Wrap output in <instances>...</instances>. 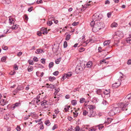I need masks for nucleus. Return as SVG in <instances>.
Listing matches in <instances>:
<instances>
[{
    "mask_svg": "<svg viewBox=\"0 0 131 131\" xmlns=\"http://www.w3.org/2000/svg\"><path fill=\"white\" fill-rule=\"evenodd\" d=\"M59 72L58 71H56L53 73V74L55 75H57Z\"/></svg>",
    "mask_w": 131,
    "mask_h": 131,
    "instance_id": "603ef678",
    "label": "nucleus"
},
{
    "mask_svg": "<svg viewBox=\"0 0 131 131\" xmlns=\"http://www.w3.org/2000/svg\"><path fill=\"white\" fill-rule=\"evenodd\" d=\"M66 74L68 78V77H71L72 75V73L70 72H69L68 73Z\"/></svg>",
    "mask_w": 131,
    "mask_h": 131,
    "instance_id": "2f4dec72",
    "label": "nucleus"
},
{
    "mask_svg": "<svg viewBox=\"0 0 131 131\" xmlns=\"http://www.w3.org/2000/svg\"><path fill=\"white\" fill-rule=\"evenodd\" d=\"M8 103V101H7L6 100H5L3 99H2L1 100L0 102V103L1 104V105L3 106L6 105Z\"/></svg>",
    "mask_w": 131,
    "mask_h": 131,
    "instance_id": "6e6552de",
    "label": "nucleus"
},
{
    "mask_svg": "<svg viewBox=\"0 0 131 131\" xmlns=\"http://www.w3.org/2000/svg\"><path fill=\"white\" fill-rule=\"evenodd\" d=\"M95 24H96V23L95 22V21L94 20H93L90 23V25H91V27H93V28L94 26H95Z\"/></svg>",
    "mask_w": 131,
    "mask_h": 131,
    "instance_id": "4be33fe9",
    "label": "nucleus"
},
{
    "mask_svg": "<svg viewBox=\"0 0 131 131\" xmlns=\"http://www.w3.org/2000/svg\"><path fill=\"white\" fill-rule=\"evenodd\" d=\"M96 114L95 112L93 110H90L88 111V116L89 117H93L96 115Z\"/></svg>",
    "mask_w": 131,
    "mask_h": 131,
    "instance_id": "7ed1b4c3",
    "label": "nucleus"
},
{
    "mask_svg": "<svg viewBox=\"0 0 131 131\" xmlns=\"http://www.w3.org/2000/svg\"><path fill=\"white\" fill-rule=\"evenodd\" d=\"M84 50V49L83 47H80L79 49V51L80 52H83Z\"/></svg>",
    "mask_w": 131,
    "mask_h": 131,
    "instance_id": "4c0bfd02",
    "label": "nucleus"
},
{
    "mask_svg": "<svg viewBox=\"0 0 131 131\" xmlns=\"http://www.w3.org/2000/svg\"><path fill=\"white\" fill-rule=\"evenodd\" d=\"M67 46V41H65L64 43L63 46L64 48H66Z\"/></svg>",
    "mask_w": 131,
    "mask_h": 131,
    "instance_id": "49530a36",
    "label": "nucleus"
},
{
    "mask_svg": "<svg viewBox=\"0 0 131 131\" xmlns=\"http://www.w3.org/2000/svg\"><path fill=\"white\" fill-rule=\"evenodd\" d=\"M33 8V7L32 6L28 8V11L29 12H30L32 10Z\"/></svg>",
    "mask_w": 131,
    "mask_h": 131,
    "instance_id": "3c124183",
    "label": "nucleus"
},
{
    "mask_svg": "<svg viewBox=\"0 0 131 131\" xmlns=\"http://www.w3.org/2000/svg\"><path fill=\"white\" fill-rule=\"evenodd\" d=\"M44 51L42 49H37L35 51V53L37 54L42 53V52H44Z\"/></svg>",
    "mask_w": 131,
    "mask_h": 131,
    "instance_id": "ddd939ff",
    "label": "nucleus"
},
{
    "mask_svg": "<svg viewBox=\"0 0 131 131\" xmlns=\"http://www.w3.org/2000/svg\"><path fill=\"white\" fill-rule=\"evenodd\" d=\"M6 60V58L5 57H3L2 58L1 60L2 62H5Z\"/></svg>",
    "mask_w": 131,
    "mask_h": 131,
    "instance_id": "c03bdc74",
    "label": "nucleus"
},
{
    "mask_svg": "<svg viewBox=\"0 0 131 131\" xmlns=\"http://www.w3.org/2000/svg\"><path fill=\"white\" fill-rule=\"evenodd\" d=\"M18 25H17L16 24V25H14L12 27V29L13 30H15L17 29L18 27Z\"/></svg>",
    "mask_w": 131,
    "mask_h": 131,
    "instance_id": "cd10ccee",
    "label": "nucleus"
},
{
    "mask_svg": "<svg viewBox=\"0 0 131 131\" xmlns=\"http://www.w3.org/2000/svg\"><path fill=\"white\" fill-rule=\"evenodd\" d=\"M38 124L40 125L39 126L40 129L42 130L44 128V127L43 125L42 122H40L39 123H38Z\"/></svg>",
    "mask_w": 131,
    "mask_h": 131,
    "instance_id": "a211bd4d",
    "label": "nucleus"
},
{
    "mask_svg": "<svg viewBox=\"0 0 131 131\" xmlns=\"http://www.w3.org/2000/svg\"><path fill=\"white\" fill-rule=\"evenodd\" d=\"M83 68L81 66H78L76 68L75 71L77 73H79L83 70Z\"/></svg>",
    "mask_w": 131,
    "mask_h": 131,
    "instance_id": "39448f33",
    "label": "nucleus"
},
{
    "mask_svg": "<svg viewBox=\"0 0 131 131\" xmlns=\"http://www.w3.org/2000/svg\"><path fill=\"white\" fill-rule=\"evenodd\" d=\"M22 54V52H20L18 53L17 55L18 56H20Z\"/></svg>",
    "mask_w": 131,
    "mask_h": 131,
    "instance_id": "0e129e2a",
    "label": "nucleus"
},
{
    "mask_svg": "<svg viewBox=\"0 0 131 131\" xmlns=\"http://www.w3.org/2000/svg\"><path fill=\"white\" fill-rule=\"evenodd\" d=\"M33 59L34 61L35 62H37L38 61V58L36 57H34L33 58Z\"/></svg>",
    "mask_w": 131,
    "mask_h": 131,
    "instance_id": "864d4df0",
    "label": "nucleus"
},
{
    "mask_svg": "<svg viewBox=\"0 0 131 131\" xmlns=\"http://www.w3.org/2000/svg\"><path fill=\"white\" fill-rule=\"evenodd\" d=\"M55 87V86L54 85H53V84H50L49 86H46V88H50V89H54Z\"/></svg>",
    "mask_w": 131,
    "mask_h": 131,
    "instance_id": "f3484780",
    "label": "nucleus"
},
{
    "mask_svg": "<svg viewBox=\"0 0 131 131\" xmlns=\"http://www.w3.org/2000/svg\"><path fill=\"white\" fill-rule=\"evenodd\" d=\"M45 123L47 126H49L51 124L49 121V120L46 121L45 122Z\"/></svg>",
    "mask_w": 131,
    "mask_h": 131,
    "instance_id": "c756f323",
    "label": "nucleus"
},
{
    "mask_svg": "<svg viewBox=\"0 0 131 131\" xmlns=\"http://www.w3.org/2000/svg\"><path fill=\"white\" fill-rule=\"evenodd\" d=\"M111 12H109L107 14V17L108 18L110 17L111 16Z\"/></svg>",
    "mask_w": 131,
    "mask_h": 131,
    "instance_id": "e2e57ef3",
    "label": "nucleus"
},
{
    "mask_svg": "<svg viewBox=\"0 0 131 131\" xmlns=\"http://www.w3.org/2000/svg\"><path fill=\"white\" fill-rule=\"evenodd\" d=\"M56 78L54 77H49V79L50 81H53L56 79Z\"/></svg>",
    "mask_w": 131,
    "mask_h": 131,
    "instance_id": "b1692460",
    "label": "nucleus"
},
{
    "mask_svg": "<svg viewBox=\"0 0 131 131\" xmlns=\"http://www.w3.org/2000/svg\"><path fill=\"white\" fill-rule=\"evenodd\" d=\"M61 60V58H59L57 59L55 61L56 63L57 64H59Z\"/></svg>",
    "mask_w": 131,
    "mask_h": 131,
    "instance_id": "c9c22d12",
    "label": "nucleus"
},
{
    "mask_svg": "<svg viewBox=\"0 0 131 131\" xmlns=\"http://www.w3.org/2000/svg\"><path fill=\"white\" fill-rule=\"evenodd\" d=\"M108 114L110 116H113L116 114V113L113 110V109L112 108V109L111 110L108 112Z\"/></svg>",
    "mask_w": 131,
    "mask_h": 131,
    "instance_id": "9d476101",
    "label": "nucleus"
},
{
    "mask_svg": "<svg viewBox=\"0 0 131 131\" xmlns=\"http://www.w3.org/2000/svg\"><path fill=\"white\" fill-rule=\"evenodd\" d=\"M47 24L49 26H51L52 24V23L51 21V20L49 21L47 23Z\"/></svg>",
    "mask_w": 131,
    "mask_h": 131,
    "instance_id": "de8ad7c7",
    "label": "nucleus"
},
{
    "mask_svg": "<svg viewBox=\"0 0 131 131\" xmlns=\"http://www.w3.org/2000/svg\"><path fill=\"white\" fill-rule=\"evenodd\" d=\"M54 22V23L56 24H57L58 23V21L57 20H55V19L53 18V20Z\"/></svg>",
    "mask_w": 131,
    "mask_h": 131,
    "instance_id": "338daca9",
    "label": "nucleus"
},
{
    "mask_svg": "<svg viewBox=\"0 0 131 131\" xmlns=\"http://www.w3.org/2000/svg\"><path fill=\"white\" fill-rule=\"evenodd\" d=\"M71 35L70 34H68L67 35L65 40H66L68 41L70 39V38Z\"/></svg>",
    "mask_w": 131,
    "mask_h": 131,
    "instance_id": "bb28decb",
    "label": "nucleus"
},
{
    "mask_svg": "<svg viewBox=\"0 0 131 131\" xmlns=\"http://www.w3.org/2000/svg\"><path fill=\"white\" fill-rule=\"evenodd\" d=\"M91 2V1H89L88 2H87L86 4L84 5H82V7L83 9L85 10V9L89 7L91 5V4H90Z\"/></svg>",
    "mask_w": 131,
    "mask_h": 131,
    "instance_id": "423d86ee",
    "label": "nucleus"
},
{
    "mask_svg": "<svg viewBox=\"0 0 131 131\" xmlns=\"http://www.w3.org/2000/svg\"><path fill=\"white\" fill-rule=\"evenodd\" d=\"M127 64L128 65L131 64V59H129L128 60Z\"/></svg>",
    "mask_w": 131,
    "mask_h": 131,
    "instance_id": "680f3d73",
    "label": "nucleus"
},
{
    "mask_svg": "<svg viewBox=\"0 0 131 131\" xmlns=\"http://www.w3.org/2000/svg\"><path fill=\"white\" fill-rule=\"evenodd\" d=\"M28 62L30 64L33 65V61L31 60H29L28 61Z\"/></svg>",
    "mask_w": 131,
    "mask_h": 131,
    "instance_id": "bf43d9fd",
    "label": "nucleus"
},
{
    "mask_svg": "<svg viewBox=\"0 0 131 131\" xmlns=\"http://www.w3.org/2000/svg\"><path fill=\"white\" fill-rule=\"evenodd\" d=\"M31 116L33 118L36 119L38 117V115L36 113H30Z\"/></svg>",
    "mask_w": 131,
    "mask_h": 131,
    "instance_id": "9b49d317",
    "label": "nucleus"
},
{
    "mask_svg": "<svg viewBox=\"0 0 131 131\" xmlns=\"http://www.w3.org/2000/svg\"><path fill=\"white\" fill-rule=\"evenodd\" d=\"M103 93L104 94L106 95H107L109 94L110 92L108 91L107 90H105V91H104Z\"/></svg>",
    "mask_w": 131,
    "mask_h": 131,
    "instance_id": "a18cd8bd",
    "label": "nucleus"
},
{
    "mask_svg": "<svg viewBox=\"0 0 131 131\" xmlns=\"http://www.w3.org/2000/svg\"><path fill=\"white\" fill-rule=\"evenodd\" d=\"M24 16L25 17V19L27 21L28 20V18L26 14H25Z\"/></svg>",
    "mask_w": 131,
    "mask_h": 131,
    "instance_id": "5fc2aeb1",
    "label": "nucleus"
},
{
    "mask_svg": "<svg viewBox=\"0 0 131 131\" xmlns=\"http://www.w3.org/2000/svg\"><path fill=\"white\" fill-rule=\"evenodd\" d=\"M78 24L79 23L78 22H74L73 23L72 25L73 26H75L78 25Z\"/></svg>",
    "mask_w": 131,
    "mask_h": 131,
    "instance_id": "4d7b16f0",
    "label": "nucleus"
},
{
    "mask_svg": "<svg viewBox=\"0 0 131 131\" xmlns=\"http://www.w3.org/2000/svg\"><path fill=\"white\" fill-rule=\"evenodd\" d=\"M80 128L78 126H77L75 128V131H80Z\"/></svg>",
    "mask_w": 131,
    "mask_h": 131,
    "instance_id": "37998d69",
    "label": "nucleus"
},
{
    "mask_svg": "<svg viewBox=\"0 0 131 131\" xmlns=\"http://www.w3.org/2000/svg\"><path fill=\"white\" fill-rule=\"evenodd\" d=\"M67 78V77L66 74H64L62 76L61 80L62 81H63L64 79H66Z\"/></svg>",
    "mask_w": 131,
    "mask_h": 131,
    "instance_id": "e433bc0d",
    "label": "nucleus"
},
{
    "mask_svg": "<svg viewBox=\"0 0 131 131\" xmlns=\"http://www.w3.org/2000/svg\"><path fill=\"white\" fill-rule=\"evenodd\" d=\"M85 100L84 98H81L80 99V103H83L85 102Z\"/></svg>",
    "mask_w": 131,
    "mask_h": 131,
    "instance_id": "393cba45",
    "label": "nucleus"
},
{
    "mask_svg": "<svg viewBox=\"0 0 131 131\" xmlns=\"http://www.w3.org/2000/svg\"><path fill=\"white\" fill-rule=\"evenodd\" d=\"M121 84V83L119 81H118L116 82L113 84L112 85V87L113 89H115L118 87Z\"/></svg>",
    "mask_w": 131,
    "mask_h": 131,
    "instance_id": "20e7f679",
    "label": "nucleus"
},
{
    "mask_svg": "<svg viewBox=\"0 0 131 131\" xmlns=\"http://www.w3.org/2000/svg\"><path fill=\"white\" fill-rule=\"evenodd\" d=\"M117 24L116 23H113L111 25V27H116L117 26Z\"/></svg>",
    "mask_w": 131,
    "mask_h": 131,
    "instance_id": "c85d7f7f",
    "label": "nucleus"
},
{
    "mask_svg": "<svg viewBox=\"0 0 131 131\" xmlns=\"http://www.w3.org/2000/svg\"><path fill=\"white\" fill-rule=\"evenodd\" d=\"M4 119L6 120L8 119H9L8 115L7 114H6L4 116Z\"/></svg>",
    "mask_w": 131,
    "mask_h": 131,
    "instance_id": "58836bf2",
    "label": "nucleus"
},
{
    "mask_svg": "<svg viewBox=\"0 0 131 131\" xmlns=\"http://www.w3.org/2000/svg\"><path fill=\"white\" fill-rule=\"evenodd\" d=\"M14 21L12 18H10L9 19V23L10 24L14 23Z\"/></svg>",
    "mask_w": 131,
    "mask_h": 131,
    "instance_id": "72a5a7b5",
    "label": "nucleus"
},
{
    "mask_svg": "<svg viewBox=\"0 0 131 131\" xmlns=\"http://www.w3.org/2000/svg\"><path fill=\"white\" fill-rule=\"evenodd\" d=\"M33 68L32 66H29L27 68V70L28 72H30L33 70Z\"/></svg>",
    "mask_w": 131,
    "mask_h": 131,
    "instance_id": "412c9836",
    "label": "nucleus"
},
{
    "mask_svg": "<svg viewBox=\"0 0 131 131\" xmlns=\"http://www.w3.org/2000/svg\"><path fill=\"white\" fill-rule=\"evenodd\" d=\"M73 129H72V127L69 128L67 131H73Z\"/></svg>",
    "mask_w": 131,
    "mask_h": 131,
    "instance_id": "774afa93",
    "label": "nucleus"
},
{
    "mask_svg": "<svg viewBox=\"0 0 131 131\" xmlns=\"http://www.w3.org/2000/svg\"><path fill=\"white\" fill-rule=\"evenodd\" d=\"M110 40H108L105 41L103 43L104 46H107L109 45L110 43Z\"/></svg>",
    "mask_w": 131,
    "mask_h": 131,
    "instance_id": "4468645a",
    "label": "nucleus"
},
{
    "mask_svg": "<svg viewBox=\"0 0 131 131\" xmlns=\"http://www.w3.org/2000/svg\"><path fill=\"white\" fill-rule=\"evenodd\" d=\"M70 108V106H65L64 110L65 112H67V111L69 112V108Z\"/></svg>",
    "mask_w": 131,
    "mask_h": 131,
    "instance_id": "6ab92c4d",
    "label": "nucleus"
},
{
    "mask_svg": "<svg viewBox=\"0 0 131 131\" xmlns=\"http://www.w3.org/2000/svg\"><path fill=\"white\" fill-rule=\"evenodd\" d=\"M113 38L114 39V41L116 42L119 41V40L121 39L118 36L115 34L113 36Z\"/></svg>",
    "mask_w": 131,
    "mask_h": 131,
    "instance_id": "0eeeda50",
    "label": "nucleus"
},
{
    "mask_svg": "<svg viewBox=\"0 0 131 131\" xmlns=\"http://www.w3.org/2000/svg\"><path fill=\"white\" fill-rule=\"evenodd\" d=\"M72 104L73 105H75L77 104V101L75 100H73L71 101Z\"/></svg>",
    "mask_w": 131,
    "mask_h": 131,
    "instance_id": "5701e85b",
    "label": "nucleus"
},
{
    "mask_svg": "<svg viewBox=\"0 0 131 131\" xmlns=\"http://www.w3.org/2000/svg\"><path fill=\"white\" fill-rule=\"evenodd\" d=\"M93 102H97V99L95 97H94L93 98Z\"/></svg>",
    "mask_w": 131,
    "mask_h": 131,
    "instance_id": "69168bd1",
    "label": "nucleus"
},
{
    "mask_svg": "<svg viewBox=\"0 0 131 131\" xmlns=\"http://www.w3.org/2000/svg\"><path fill=\"white\" fill-rule=\"evenodd\" d=\"M118 105V107H113V110L114 111L116 114L119 112L121 110L125 112L127 110L128 108L127 106L128 105V103L124 104L123 103H120Z\"/></svg>",
    "mask_w": 131,
    "mask_h": 131,
    "instance_id": "f03ea898",
    "label": "nucleus"
},
{
    "mask_svg": "<svg viewBox=\"0 0 131 131\" xmlns=\"http://www.w3.org/2000/svg\"><path fill=\"white\" fill-rule=\"evenodd\" d=\"M2 48L4 50H7L8 49V47L5 45L3 46H2Z\"/></svg>",
    "mask_w": 131,
    "mask_h": 131,
    "instance_id": "a19ab883",
    "label": "nucleus"
},
{
    "mask_svg": "<svg viewBox=\"0 0 131 131\" xmlns=\"http://www.w3.org/2000/svg\"><path fill=\"white\" fill-rule=\"evenodd\" d=\"M92 63L91 61H89L88 62L86 63V65L87 67H91L92 66Z\"/></svg>",
    "mask_w": 131,
    "mask_h": 131,
    "instance_id": "2eb2a0df",
    "label": "nucleus"
},
{
    "mask_svg": "<svg viewBox=\"0 0 131 131\" xmlns=\"http://www.w3.org/2000/svg\"><path fill=\"white\" fill-rule=\"evenodd\" d=\"M73 116L74 117H76L78 116V113L76 111H75V112H73Z\"/></svg>",
    "mask_w": 131,
    "mask_h": 131,
    "instance_id": "ea45409f",
    "label": "nucleus"
},
{
    "mask_svg": "<svg viewBox=\"0 0 131 131\" xmlns=\"http://www.w3.org/2000/svg\"><path fill=\"white\" fill-rule=\"evenodd\" d=\"M16 129L17 131H19L21 130V128L19 126L17 125V127L16 128Z\"/></svg>",
    "mask_w": 131,
    "mask_h": 131,
    "instance_id": "6e6d98bb",
    "label": "nucleus"
},
{
    "mask_svg": "<svg viewBox=\"0 0 131 131\" xmlns=\"http://www.w3.org/2000/svg\"><path fill=\"white\" fill-rule=\"evenodd\" d=\"M101 92L102 90L101 89H99L97 90V93L99 95L101 94Z\"/></svg>",
    "mask_w": 131,
    "mask_h": 131,
    "instance_id": "79ce46f5",
    "label": "nucleus"
},
{
    "mask_svg": "<svg viewBox=\"0 0 131 131\" xmlns=\"http://www.w3.org/2000/svg\"><path fill=\"white\" fill-rule=\"evenodd\" d=\"M115 34L118 36L119 37L121 38L123 37V33L119 31H118L116 32Z\"/></svg>",
    "mask_w": 131,
    "mask_h": 131,
    "instance_id": "1a4fd4ad",
    "label": "nucleus"
},
{
    "mask_svg": "<svg viewBox=\"0 0 131 131\" xmlns=\"http://www.w3.org/2000/svg\"><path fill=\"white\" fill-rule=\"evenodd\" d=\"M88 107L90 110H93L95 108V106L94 105H88Z\"/></svg>",
    "mask_w": 131,
    "mask_h": 131,
    "instance_id": "f8f14e48",
    "label": "nucleus"
},
{
    "mask_svg": "<svg viewBox=\"0 0 131 131\" xmlns=\"http://www.w3.org/2000/svg\"><path fill=\"white\" fill-rule=\"evenodd\" d=\"M102 15L101 14L99 13L94 14L92 17L93 20L95 21L96 24L92 28V30L94 32H96L99 30L103 28L105 25L103 22H100V20L102 18Z\"/></svg>",
    "mask_w": 131,
    "mask_h": 131,
    "instance_id": "f257e3e1",
    "label": "nucleus"
},
{
    "mask_svg": "<svg viewBox=\"0 0 131 131\" xmlns=\"http://www.w3.org/2000/svg\"><path fill=\"white\" fill-rule=\"evenodd\" d=\"M20 104V103L19 102H17L15 103V104H14L13 105L16 107L19 106Z\"/></svg>",
    "mask_w": 131,
    "mask_h": 131,
    "instance_id": "09e8293b",
    "label": "nucleus"
},
{
    "mask_svg": "<svg viewBox=\"0 0 131 131\" xmlns=\"http://www.w3.org/2000/svg\"><path fill=\"white\" fill-rule=\"evenodd\" d=\"M100 63L101 64H103V63H107V64L108 63V62H107L106 61L105 59H103L102 60H101L100 61Z\"/></svg>",
    "mask_w": 131,
    "mask_h": 131,
    "instance_id": "a878e982",
    "label": "nucleus"
},
{
    "mask_svg": "<svg viewBox=\"0 0 131 131\" xmlns=\"http://www.w3.org/2000/svg\"><path fill=\"white\" fill-rule=\"evenodd\" d=\"M37 3L38 4H39L40 3H43V1L42 0H39V1H37Z\"/></svg>",
    "mask_w": 131,
    "mask_h": 131,
    "instance_id": "052dcab7",
    "label": "nucleus"
},
{
    "mask_svg": "<svg viewBox=\"0 0 131 131\" xmlns=\"http://www.w3.org/2000/svg\"><path fill=\"white\" fill-rule=\"evenodd\" d=\"M130 37L127 38L126 39V41L127 43L131 44V34L129 35Z\"/></svg>",
    "mask_w": 131,
    "mask_h": 131,
    "instance_id": "dca6fc26",
    "label": "nucleus"
},
{
    "mask_svg": "<svg viewBox=\"0 0 131 131\" xmlns=\"http://www.w3.org/2000/svg\"><path fill=\"white\" fill-rule=\"evenodd\" d=\"M54 65V63L53 62H50L49 64V68H52Z\"/></svg>",
    "mask_w": 131,
    "mask_h": 131,
    "instance_id": "f704fd0d",
    "label": "nucleus"
},
{
    "mask_svg": "<svg viewBox=\"0 0 131 131\" xmlns=\"http://www.w3.org/2000/svg\"><path fill=\"white\" fill-rule=\"evenodd\" d=\"M88 112L87 111L85 110H83V115L84 116H86V115H88Z\"/></svg>",
    "mask_w": 131,
    "mask_h": 131,
    "instance_id": "7c9ffc66",
    "label": "nucleus"
},
{
    "mask_svg": "<svg viewBox=\"0 0 131 131\" xmlns=\"http://www.w3.org/2000/svg\"><path fill=\"white\" fill-rule=\"evenodd\" d=\"M47 101L46 100H44L41 102V105L42 106H44L47 104Z\"/></svg>",
    "mask_w": 131,
    "mask_h": 131,
    "instance_id": "aec40b11",
    "label": "nucleus"
},
{
    "mask_svg": "<svg viewBox=\"0 0 131 131\" xmlns=\"http://www.w3.org/2000/svg\"><path fill=\"white\" fill-rule=\"evenodd\" d=\"M55 91L54 94L55 95H56L57 93L59 92L60 89L59 88H58L57 89H55Z\"/></svg>",
    "mask_w": 131,
    "mask_h": 131,
    "instance_id": "473e14b6",
    "label": "nucleus"
},
{
    "mask_svg": "<svg viewBox=\"0 0 131 131\" xmlns=\"http://www.w3.org/2000/svg\"><path fill=\"white\" fill-rule=\"evenodd\" d=\"M102 104L104 105H106L107 104V102L105 100H103L102 102Z\"/></svg>",
    "mask_w": 131,
    "mask_h": 131,
    "instance_id": "13d9d810",
    "label": "nucleus"
},
{
    "mask_svg": "<svg viewBox=\"0 0 131 131\" xmlns=\"http://www.w3.org/2000/svg\"><path fill=\"white\" fill-rule=\"evenodd\" d=\"M45 59L44 58H42L41 60V62L43 64H45Z\"/></svg>",
    "mask_w": 131,
    "mask_h": 131,
    "instance_id": "8fccbe9b",
    "label": "nucleus"
}]
</instances>
